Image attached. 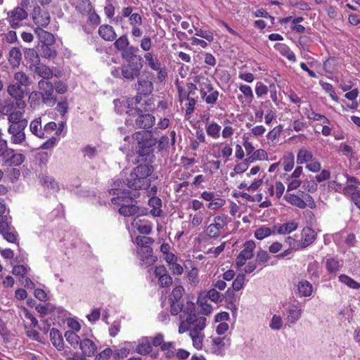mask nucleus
<instances>
[{
  "instance_id": "1",
  "label": "nucleus",
  "mask_w": 360,
  "mask_h": 360,
  "mask_svg": "<svg viewBox=\"0 0 360 360\" xmlns=\"http://www.w3.org/2000/svg\"><path fill=\"white\" fill-rule=\"evenodd\" d=\"M184 289L182 286H176L174 288L168 297H163L162 292V307L167 310L169 309L172 315H177L180 311L184 314H189L191 320V332L190 333H203L202 330L205 328L207 319L204 316H199L195 313V305L193 303H187L184 308L183 301L181 300Z\"/></svg>"
},
{
  "instance_id": "2",
  "label": "nucleus",
  "mask_w": 360,
  "mask_h": 360,
  "mask_svg": "<svg viewBox=\"0 0 360 360\" xmlns=\"http://www.w3.org/2000/svg\"><path fill=\"white\" fill-rule=\"evenodd\" d=\"M153 167L148 165H140L135 167L127 178V186L134 190L148 189L147 193L150 197L148 204L153 207L151 213L154 216H158V198L157 188L155 185H148V176L153 172Z\"/></svg>"
},
{
  "instance_id": "3",
  "label": "nucleus",
  "mask_w": 360,
  "mask_h": 360,
  "mask_svg": "<svg viewBox=\"0 0 360 360\" xmlns=\"http://www.w3.org/2000/svg\"><path fill=\"white\" fill-rule=\"evenodd\" d=\"M135 243L137 245L136 255L141 260V265L148 268V278L156 285L155 279L158 278V265L155 264L157 257L153 255L151 245L154 240L146 236H138Z\"/></svg>"
},
{
  "instance_id": "4",
  "label": "nucleus",
  "mask_w": 360,
  "mask_h": 360,
  "mask_svg": "<svg viewBox=\"0 0 360 360\" xmlns=\"http://www.w3.org/2000/svg\"><path fill=\"white\" fill-rule=\"evenodd\" d=\"M114 185L115 186L110 189L109 193L111 195H117V197L112 198L111 202L114 205H121L119 210L120 214L125 217L139 215V208L136 205L124 204V202H129L136 195L134 194L132 195L129 191L120 188V187L122 186V182L120 179L115 180Z\"/></svg>"
},
{
  "instance_id": "5",
  "label": "nucleus",
  "mask_w": 360,
  "mask_h": 360,
  "mask_svg": "<svg viewBox=\"0 0 360 360\" xmlns=\"http://www.w3.org/2000/svg\"><path fill=\"white\" fill-rule=\"evenodd\" d=\"M135 139L139 144V150L136 152L138 160L136 162H151L155 158L153 154V146L157 142L152 131L146 130L137 132L135 134Z\"/></svg>"
},
{
  "instance_id": "6",
  "label": "nucleus",
  "mask_w": 360,
  "mask_h": 360,
  "mask_svg": "<svg viewBox=\"0 0 360 360\" xmlns=\"http://www.w3.org/2000/svg\"><path fill=\"white\" fill-rule=\"evenodd\" d=\"M0 235L7 242L15 243L18 245V233L12 225L9 210L6 209L5 204L3 202H0Z\"/></svg>"
},
{
  "instance_id": "7",
  "label": "nucleus",
  "mask_w": 360,
  "mask_h": 360,
  "mask_svg": "<svg viewBox=\"0 0 360 360\" xmlns=\"http://www.w3.org/2000/svg\"><path fill=\"white\" fill-rule=\"evenodd\" d=\"M142 97L139 96H136L134 98L123 99L122 101L115 100L114 104L115 111L119 114H122L125 112L128 116L131 117V116L138 114L139 111L141 110L139 105H142ZM125 123L127 126L133 125L134 119L128 118L126 120Z\"/></svg>"
},
{
  "instance_id": "8",
  "label": "nucleus",
  "mask_w": 360,
  "mask_h": 360,
  "mask_svg": "<svg viewBox=\"0 0 360 360\" xmlns=\"http://www.w3.org/2000/svg\"><path fill=\"white\" fill-rule=\"evenodd\" d=\"M28 124V121L24 117L16 120H12L8 122V133L11 135V142L13 144L23 145L26 140L25 129Z\"/></svg>"
},
{
  "instance_id": "9",
  "label": "nucleus",
  "mask_w": 360,
  "mask_h": 360,
  "mask_svg": "<svg viewBox=\"0 0 360 360\" xmlns=\"http://www.w3.org/2000/svg\"><path fill=\"white\" fill-rule=\"evenodd\" d=\"M193 82L196 83L201 97L205 99L206 103L215 104L219 96V91L214 90L209 78L203 75H197L193 78Z\"/></svg>"
},
{
  "instance_id": "10",
  "label": "nucleus",
  "mask_w": 360,
  "mask_h": 360,
  "mask_svg": "<svg viewBox=\"0 0 360 360\" xmlns=\"http://www.w3.org/2000/svg\"><path fill=\"white\" fill-rule=\"evenodd\" d=\"M26 103L24 101H6L1 105L0 112L5 115H7L8 122H10V119L16 120L23 117L25 116V108Z\"/></svg>"
},
{
  "instance_id": "11",
  "label": "nucleus",
  "mask_w": 360,
  "mask_h": 360,
  "mask_svg": "<svg viewBox=\"0 0 360 360\" xmlns=\"http://www.w3.org/2000/svg\"><path fill=\"white\" fill-rule=\"evenodd\" d=\"M142 58L132 55L129 57L127 64L122 67V74L125 79H133L138 77L143 66Z\"/></svg>"
},
{
  "instance_id": "12",
  "label": "nucleus",
  "mask_w": 360,
  "mask_h": 360,
  "mask_svg": "<svg viewBox=\"0 0 360 360\" xmlns=\"http://www.w3.org/2000/svg\"><path fill=\"white\" fill-rule=\"evenodd\" d=\"M38 88L41 102L47 106L52 107L56 103V97L54 96L53 85L51 82L41 79L38 82Z\"/></svg>"
},
{
  "instance_id": "13",
  "label": "nucleus",
  "mask_w": 360,
  "mask_h": 360,
  "mask_svg": "<svg viewBox=\"0 0 360 360\" xmlns=\"http://www.w3.org/2000/svg\"><path fill=\"white\" fill-rule=\"evenodd\" d=\"M126 224L132 239L136 231L143 234H148L151 231L150 223L140 215L133 218L130 222L127 220Z\"/></svg>"
},
{
  "instance_id": "14",
  "label": "nucleus",
  "mask_w": 360,
  "mask_h": 360,
  "mask_svg": "<svg viewBox=\"0 0 360 360\" xmlns=\"http://www.w3.org/2000/svg\"><path fill=\"white\" fill-rule=\"evenodd\" d=\"M28 16L25 10H22L21 7H15L13 10L7 13V20L10 26L16 29L22 25V22Z\"/></svg>"
},
{
  "instance_id": "15",
  "label": "nucleus",
  "mask_w": 360,
  "mask_h": 360,
  "mask_svg": "<svg viewBox=\"0 0 360 360\" xmlns=\"http://www.w3.org/2000/svg\"><path fill=\"white\" fill-rule=\"evenodd\" d=\"M32 18L36 27L44 28L50 22L51 17L49 11L43 10L39 5L35 4L32 13Z\"/></svg>"
},
{
  "instance_id": "16",
  "label": "nucleus",
  "mask_w": 360,
  "mask_h": 360,
  "mask_svg": "<svg viewBox=\"0 0 360 360\" xmlns=\"http://www.w3.org/2000/svg\"><path fill=\"white\" fill-rule=\"evenodd\" d=\"M141 104L142 105H139L141 110L139 111L138 114L131 116V118L133 119V117H137L135 120V124L136 127L148 129L151 127L155 124V118L154 116L149 113L143 114V111H146L144 110L145 105L142 102Z\"/></svg>"
},
{
  "instance_id": "17",
  "label": "nucleus",
  "mask_w": 360,
  "mask_h": 360,
  "mask_svg": "<svg viewBox=\"0 0 360 360\" xmlns=\"http://www.w3.org/2000/svg\"><path fill=\"white\" fill-rule=\"evenodd\" d=\"M255 243L252 240L246 241L243 245V250L236 259V264L238 268L243 266L247 260L253 257V251L255 249Z\"/></svg>"
},
{
  "instance_id": "18",
  "label": "nucleus",
  "mask_w": 360,
  "mask_h": 360,
  "mask_svg": "<svg viewBox=\"0 0 360 360\" xmlns=\"http://www.w3.org/2000/svg\"><path fill=\"white\" fill-rule=\"evenodd\" d=\"M0 155H4L9 160L10 165L14 166L20 165L25 160V156L21 153H14V151L11 149H6L3 151L4 148L7 147V143L6 141H0Z\"/></svg>"
},
{
  "instance_id": "19",
  "label": "nucleus",
  "mask_w": 360,
  "mask_h": 360,
  "mask_svg": "<svg viewBox=\"0 0 360 360\" xmlns=\"http://www.w3.org/2000/svg\"><path fill=\"white\" fill-rule=\"evenodd\" d=\"M153 84L151 82L148 80H139V91L143 94L144 96L139 95V96H141L143 100L142 103L145 105L144 110L146 111H149L152 109V103L150 102L148 99H146V95L150 94L153 91Z\"/></svg>"
},
{
  "instance_id": "20",
  "label": "nucleus",
  "mask_w": 360,
  "mask_h": 360,
  "mask_svg": "<svg viewBox=\"0 0 360 360\" xmlns=\"http://www.w3.org/2000/svg\"><path fill=\"white\" fill-rule=\"evenodd\" d=\"M158 337L152 338H143L139 341V344L136 347V352L141 355L149 354L152 351V347L156 346V340Z\"/></svg>"
},
{
  "instance_id": "21",
  "label": "nucleus",
  "mask_w": 360,
  "mask_h": 360,
  "mask_svg": "<svg viewBox=\"0 0 360 360\" xmlns=\"http://www.w3.org/2000/svg\"><path fill=\"white\" fill-rule=\"evenodd\" d=\"M79 347L82 352V354L85 356H94L97 350V345L96 343L89 338H85L81 340Z\"/></svg>"
},
{
  "instance_id": "22",
  "label": "nucleus",
  "mask_w": 360,
  "mask_h": 360,
  "mask_svg": "<svg viewBox=\"0 0 360 360\" xmlns=\"http://www.w3.org/2000/svg\"><path fill=\"white\" fill-rule=\"evenodd\" d=\"M159 346L160 349L163 351L164 356L167 359H171L175 355V347L172 342H165L162 335L159 334Z\"/></svg>"
},
{
  "instance_id": "23",
  "label": "nucleus",
  "mask_w": 360,
  "mask_h": 360,
  "mask_svg": "<svg viewBox=\"0 0 360 360\" xmlns=\"http://www.w3.org/2000/svg\"><path fill=\"white\" fill-rule=\"evenodd\" d=\"M316 238V233L314 231L309 228L305 227L302 231V240L300 242L301 248H305L311 245Z\"/></svg>"
},
{
  "instance_id": "24",
  "label": "nucleus",
  "mask_w": 360,
  "mask_h": 360,
  "mask_svg": "<svg viewBox=\"0 0 360 360\" xmlns=\"http://www.w3.org/2000/svg\"><path fill=\"white\" fill-rule=\"evenodd\" d=\"M134 347L135 342H125L119 349L115 350L113 359L117 360L120 358L126 357L134 349Z\"/></svg>"
},
{
  "instance_id": "25",
  "label": "nucleus",
  "mask_w": 360,
  "mask_h": 360,
  "mask_svg": "<svg viewBox=\"0 0 360 360\" xmlns=\"http://www.w3.org/2000/svg\"><path fill=\"white\" fill-rule=\"evenodd\" d=\"M34 33L37 35L42 44L53 45L55 42L54 36L41 27H35Z\"/></svg>"
},
{
  "instance_id": "26",
  "label": "nucleus",
  "mask_w": 360,
  "mask_h": 360,
  "mask_svg": "<svg viewBox=\"0 0 360 360\" xmlns=\"http://www.w3.org/2000/svg\"><path fill=\"white\" fill-rule=\"evenodd\" d=\"M98 34L105 41H112L115 39L117 35L114 28L109 25H102L99 27Z\"/></svg>"
},
{
  "instance_id": "27",
  "label": "nucleus",
  "mask_w": 360,
  "mask_h": 360,
  "mask_svg": "<svg viewBox=\"0 0 360 360\" xmlns=\"http://www.w3.org/2000/svg\"><path fill=\"white\" fill-rule=\"evenodd\" d=\"M50 339L53 345L58 350L61 351L64 349V341L60 331L56 328L50 330Z\"/></svg>"
},
{
  "instance_id": "28",
  "label": "nucleus",
  "mask_w": 360,
  "mask_h": 360,
  "mask_svg": "<svg viewBox=\"0 0 360 360\" xmlns=\"http://www.w3.org/2000/svg\"><path fill=\"white\" fill-rule=\"evenodd\" d=\"M297 228V224L294 221H288L283 224H275L274 225V231L278 234H288L292 231L296 230Z\"/></svg>"
},
{
  "instance_id": "29",
  "label": "nucleus",
  "mask_w": 360,
  "mask_h": 360,
  "mask_svg": "<svg viewBox=\"0 0 360 360\" xmlns=\"http://www.w3.org/2000/svg\"><path fill=\"white\" fill-rule=\"evenodd\" d=\"M8 94L16 101H22L25 91L22 86L16 84H11L7 87Z\"/></svg>"
},
{
  "instance_id": "30",
  "label": "nucleus",
  "mask_w": 360,
  "mask_h": 360,
  "mask_svg": "<svg viewBox=\"0 0 360 360\" xmlns=\"http://www.w3.org/2000/svg\"><path fill=\"white\" fill-rule=\"evenodd\" d=\"M24 55L31 70L40 63L39 55L33 49H26Z\"/></svg>"
},
{
  "instance_id": "31",
  "label": "nucleus",
  "mask_w": 360,
  "mask_h": 360,
  "mask_svg": "<svg viewBox=\"0 0 360 360\" xmlns=\"http://www.w3.org/2000/svg\"><path fill=\"white\" fill-rule=\"evenodd\" d=\"M37 75L42 77L44 80L51 79L53 75V70L46 65L39 63L32 70Z\"/></svg>"
},
{
  "instance_id": "32",
  "label": "nucleus",
  "mask_w": 360,
  "mask_h": 360,
  "mask_svg": "<svg viewBox=\"0 0 360 360\" xmlns=\"http://www.w3.org/2000/svg\"><path fill=\"white\" fill-rule=\"evenodd\" d=\"M22 59L20 50L17 47L12 48L9 51L8 62L10 65L15 68L20 65Z\"/></svg>"
},
{
  "instance_id": "33",
  "label": "nucleus",
  "mask_w": 360,
  "mask_h": 360,
  "mask_svg": "<svg viewBox=\"0 0 360 360\" xmlns=\"http://www.w3.org/2000/svg\"><path fill=\"white\" fill-rule=\"evenodd\" d=\"M30 131L36 136L40 139L44 138V130L41 127V117H37L30 122Z\"/></svg>"
},
{
  "instance_id": "34",
  "label": "nucleus",
  "mask_w": 360,
  "mask_h": 360,
  "mask_svg": "<svg viewBox=\"0 0 360 360\" xmlns=\"http://www.w3.org/2000/svg\"><path fill=\"white\" fill-rule=\"evenodd\" d=\"M275 49L283 56L286 57L289 60L295 62L296 56L290 48L285 44L277 43L274 46Z\"/></svg>"
},
{
  "instance_id": "35",
  "label": "nucleus",
  "mask_w": 360,
  "mask_h": 360,
  "mask_svg": "<svg viewBox=\"0 0 360 360\" xmlns=\"http://www.w3.org/2000/svg\"><path fill=\"white\" fill-rule=\"evenodd\" d=\"M284 198L291 205H295L300 209H304L307 207V202H305L304 200L295 194L286 193L284 195Z\"/></svg>"
},
{
  "instance_id": "36",
  "label": "nucleus",
  "mask_w": 360,
  "mask_h": 360,
  "mask_svg": "<svg viewBox=\"0 0 360 360\" xmlns=\"http://www.w3.org/2000/svg\"><path fill=\"white\" fill-rule=\"evenodd\" d=\"M14 80L16 84L20 86L27 87L31 84V79L30 77L22 71H18L14 74Z\"/></svg>"
},
{
  "instance_id": "37",
  "label": "nucleus",
  "mask_w": 360,
  "mask_h": 360,
  "mask_svg": "<svg viewBox=\"0 0 360 360\" xmlns=\"http://www.w3.org/2000/svg\"><path fill=\"white\" fill-rule=\"evenodd\" d=\"M297 290L301 296L308 297L312 293V285L309 281L302 280L297 284Z\"/></svg>"
},
{
  "instance_id": "38",
  "label": "nucleus",
  "mask_w": 360,
  "mask_h": 360,
  "mask_svg": "<svg viewBox=\"0 0 360 360\" xmlns=\"http://www.w3.org/2000/svg\"><path fill=\"white\" fill-rule=\"evenodd\" d=\"M166 269L164 266L159 265V284L161 287H168L172 284V278L167 274H161L165 271Z\"/></svg>"
},
{
  "instance_id": "39",
  "label": "nucleus",
  "mask_w": 360,
  "mask_h": 360,
  "mask_svg": "<svg viewBox=\"0 0 360 360\" xmlns=\"http://www.w3.org/2000/svg\"><path fill=\"white\" fill-rule=\"evenodd\" d=\"M313 159L312 153L305 148H301L299 150L297 155V163L302 165L304 162L311 161Z\"/></svg>"
},
{
  "instance_id": "40",
  "label": "nucleus",
  "mask_w": 360,
  "mask_h": 360,
  "mask_svg": "<svg viewBox=\"0 0 360 360\" xmlns=\"http://www.w3.org/2000/svg\"><path fill=\"white\" fill-rule=\"evenodd\" d=\"M275 231H274V226L272 228L266 227L264 226L259 227L255 231V236L258 240H262L271 234H274Z\"/></svg>"
},
{
  "instance_id": "41",
  "label": "nucleus",
  "mask_w": 360,
  "mask_h": 360,
  "mask_svg": "<svg viewBox=\"0 0 360 360\" xmlns=\"http://www.w3.org/2000/svg\"><path fill=\"white\" fill-rule=\"evenodd\" d=\"M41 184L44 187L51 188L53 192H57L59 190L58 183L51 176H42Z\"/></svg>"
},
{
  "instance_id": "42",
  "label": "nucleus",
  "mask_w": 360,
  "mask_h": 360,
  "mask_svg": "<svg viewBox=\"0 0 360 360\" xmlns=\"http://www.w3.org/2000/svg\"><path fill=\"white\" fill-rule=\"evenodd\" d=\"M41 55L46 58H54L56 56V51L53 45L41 44Z\"/></svg>"
},
{
  "instance_id": "43",
  "label": "nucleus",
  "mask_w": 360,
  "mask_h": 360,
  "mask_svg": "<svg viewBox=\"0 0 360 360\" xmlns=\"http://www.w3.org/2000/svg\"><path fill=\"white\" fill-rule=\"evenodd\" d=\"M221 130V126H219L216 122H211L208 124V126L206 127V131L208 136L217 139L219 137V132Z\"/></svg>"
},
{
  "instance_id": "44",
  "label": "nucleus",
  "mask_w": 360,
  "mask_h": 360,
  "mask_svg": "<svg viewBox=\"0 0 360 360\" xmlns=\"http://www.w3.org/2000/svg\"><path fill=\"white\" fill-rule=\"evenodd\" d=\"M326 267L330 274H335L340 270L339 261L334 258H328L326 260Z\"/></svg>"
},
{
  "instance_id": "45",
  "label": "nucleus",
  "mask_w": 360,
  "mask_h": 360,
  "mask_svg": "<svg viewBox=\"0 0 360 360\" xmlns=\"http://www.w3.org/2000/svg\"><path fill=\"white\" fill-rule=\"evenodd\" d=\"M65 338L68 343L75 347L79 343L80 344L79 336L74 331L68 330L65 333Z\"/></svg>"
},
{
  "instance_id": "46",
  "label": "nucleus",
  "mask_w": 360,
  "mask_h": 360,
  "mask_svg": "<svg viewBox=\"0 0 360 360\" xmlns=\"http://www.w3.org/2000/svg\"><path fill=\"white\" fill-rule=\"evenodd\" d=\"M339 280L342 283H345L348 287L354 289H359L360 288V283L349 277L345 274H342L339 276Z\"/></svg>"
},
{
  "instance_id": "47",
  "label": "nucleus",
  "mask_w": 360,
  "mask_h": 360,
  "mask_svg": "<svg viewBox=\"0 0 360 360\" xmlns=\"http://www.w3.org/2000/svg\"><path fill=\"white\" fill-rule=\"evenodd\" d=\"M288 314L290 322L295 323L301 316L302 309L295 305H292L289 308Z\"/></svg>"
},
{
  "instance_id": "48",
  "label": "nucleus",
  "mask_w": 360,
  "mask_h": 360,
  "mask_svg": "<svg viewBox=\"0 0 360 360\" xmlns=\"http://www.w3.org/2000/svg\"><path fill=\"white\" fill-rule=\"evenodd\" d=\"M189 335L193 340V347L198 349H201L202 347V340L204 338V334L190 333Z\"/></svg>"
},
{
  "instance_id": "49",
  "label": "nucleus",
  "mask_w": 360,
  "mask_h": 360,
  "mask_svg": "<svg viewBox=\"0 0 360 360\" xmlns=\"http://www.w3.org/2000/svg\"><path fill=\"white\" fill-rule=\"evenodd\" d=\"M240 91L243 94L248 102L250 103L252 101L254 98L253 92L250 86L243 84L239 86Z\"/></svg>"
},
{
  "instance_id": "50",
  "label": "nucleus",
  "mask_w": 360,
  "mask_h": 360,
  "mask_svg": "<svg viewBox=\"0 0 360 360\" xmlns=\"http://www.w3.org/2000/svg\"><path fill=\"white\" fill-rule=\"evenodd\" d=\"M29 267L25 265H17L13 268L12 273L13 274L18 276L19 277L24 278L26 274L27 273Z\"/></svg>"
},
{
  "instance_id": "51",
  "label": "nucleus",
  "mask_w": 360,
  "mask_h": 360,
  "mask_svg": "<svg viewBox=\"0 0 360 360\" xmlns=\"http://www.w3.org/2000/svg\"><path fill=\"white\" fill-rule=\"evenodd\" d=\"M270 259V256L266 250L260 249L257 253L256 257V262L261 265L269 261Z\"/></svg>"
},
{
  "instance_id": "52",
  "label": "nucleus",
  "mask_w": 360,
  "mask_h": 360,
  "mask_svg": "<svg viewBox=\"0 0 360 360\" xmlns=\"http://www.w3.org/2000/svg\"><path fill=\"white\" fill-rule=\"evenodd\" d=\"M115 48L120 51L124 50L129 45V40L127 36L123 35L119 37L114 43Z\"/></svg>"
},
{
  "instance_id": "53",
  "label": "nucleus",
  "mask_w": 360,
  "mask_h": 360,
  "mask_svg": "<svg viewBox=\"0 0 360 360\" xmlns=\"http://www.w3.org/2000/svg\"><path fill=\"white\" fill-rule=\"evenodd\" d=\"M187 317L185 320H183L181 321L179 326V333H184L186 332L187 330L191 331V320H192L191 317H189V314H186Z\"/></svg>"
},
{
  "instance_id": "54",
  "label": "nucleus",
  "mask_w": 360,
  "mask_h": 360,
  "mask_svg": "<svg viewBox=\"0 0 360 360\" xmlns=\"http://www.w3.org/2000/svg\"><path fill=\"white\" fill-rule=\"evenodd\" d=\"M245 275L243 274L237 276L232 283L233 289L236 291L240 290L244 285Z\"/></svg>"
},
{
  "instance_id": "55",
  "label": "nucleus",
  "mask_w": 360,
  "mask_h": 360,
  "mask_svg": "<svg viewBox=\"0 0 360 360\" xmlns=\"http://www.w3.org/2000/svg\"><path fill=\"white\" fill-rule=\"evenodd\" d=\"M195 34L198 37H202L207 40L208 41H212L214 39L212 32L210 31L202 30L201 29L195 28Z\"/></svg>"
},
{
  "instance_id": "56",
  "label": "nucleus",
  "mask_w": 360,
  "mask_h": 360,
  "mask_svg": "<svg viewBox=\"0 0 360 360\" xmlns=\"http://www.w3.org/2000/svg\"><path fill=\"white\" fill-rule=\"evenodd\" d=\"M82 153L85 157L92 159L97 155L98 151L96 147L86 146L82 148Z\"/></svg>"
},
{
  "instance_id": "57",
  "label": "nucleus",
  "mask_w": 360,
  "mask_h": 360,
  "mask_svg": "<svg viewBox=\"0 0 360 360\" xmlns=\"http://www.w3.org/2000/svg\"><path fill=\"white\" fill-rule=\"evenodd\" d=\"M186 100L188 101V103L186 104V115H190L193 112L196 104V100L195 98L189 96H186Z\"/></svg>"
},
{
  "instance_id": "58",
  "label": "nucleus",
  "mask_w": 360,
  "mask_h": 360,
  "mask_svg": "<svg viewBox=\"0 0 360 360\" xmlns=\"http://www.w3.org/2000/svg\"><path fill=\"white\" fill-rule=\"evenodd\" d=\"M282 126L278 125L276 127H274L272 130H271L268 134H267V139L269 140H271V141H274L276 140L281 134L282 131Z\"/></svg>"
},
{
  "instance_id": "59",
  "label": "nucleus",
  "mask_w": 360,
  "mask_h": 360,
  "mask_svg": "<svg viewBox=\"0 0 360 360\" xmlns=\"http://www.w3.org/2000/svg\"><path fill=\"white\" fill-rule=\"evenodd\" d=\"M35 309L41 316H45L52 311V307L50 304H38L36 306Z\"/></svg>"
},
{
  "instance_id": "60",
  "label": "nucleus",
  "mask_w": 360,
  "mask_h": 360,
  "mask_svg": "<svg viewBox=\"0 0 360 360\" xmlns=\"http://www.w3.org/2000/svg\"><path fill=\"white\" fill-rule=\"evenodd\" d=\"M101 316V310L98 308L94 309L91 314L86 315V318L89 322L94 323Z\"/></svg>"
},
{
  "instance_id": "61",
  "label": "nucleus",
  "mask_w": 360,
  "mask_h": 360,
  "mask_svg": "<svg viewBox=\"0 0 360 360\" xmlns=\"http://www.w3.org/2000/svg\"><path fill=\"white\" fill-rule=\"evenodd\" d=\"M129 21L131 26H139L142 23V18L140 14L138 13H134L129 18Z\"/></svg>"
},
{
  "instance_id": "62",
  "label": "nucleus",
  "mask_w": 360,
  "mask_h": 360,
  "mask_svg": "<svg viewBox=\"0 0 360 360\" xmlns=\"http://www.w3.org/2000/svg\"><path fill=\"white\" fill-rule=\"evenodd\" d=\"M113 354L110 348H106L96 356L95 360H108Z\"/></svg>"
},
{
  "instance_id": "63",
  "label": "nucleus",
  "mask_w": 360,
  "mask_h": 360,
  "mask_svg": "<svg viewBox=\"0 0 360 360\" xmlns=\"http://www.w3.org/2000/svg\"><path fill=\"white\" fill-rule=\"evenodd\" d=\"M207 297L211 300L212 302H217L218 301H221L220 293L217 291V290L212 288L207 293Z\"/></svg>"
},
{
  "instance_id": "64",
  "label": "nucleus",
  "mask_w": 360,
  "mask_h": 360,
  "mask_svg": "<svg viewBox=\"0 0 360 360\" xmlns=\"http://www.w3.org/2000/svg\"><path fill=\"white\" fill-rule=\"evenodd\" d=\"M255 92L257 96L261 97L268 92V87L262 82H257L256 84Z\"/></svg>"
}]
</instances>
